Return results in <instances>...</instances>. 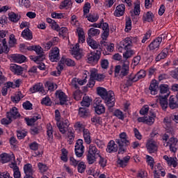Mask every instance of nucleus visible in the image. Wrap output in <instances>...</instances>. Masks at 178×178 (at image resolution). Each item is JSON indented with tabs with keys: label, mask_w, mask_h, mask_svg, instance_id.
I'll list each match as a JSON object with an SVG mask.
<instances>
[{
	"label": "nucleus",
	"mask_w": 178,
	"mask_h": 178,
	"mask_svg": "<svg viewBox=\"0 0 178 178\" xmlns=\"http://www.w3.org/2000/svg\"><path fill=\"white\" fill-rule=\"evenodd\" d=\"M129 145L130 141L129 140L127 134L122 132L119 134V138L115 140H110L108 143L106 151L108 152V154L118 152V155H123V154L127 151V147Z\"/></svg>",
	"instance_id": "f257e3e1"
},
{
	"label": "nucleus",
	"mask_w": 178,
	"mask_h": 178,
	"mask_svg": "<svg viewBox=\"0 0 178 178\" xmlns=\"http://www.w3.org/2000/svg\"><path fill=\"white\" fill-rule=\"evenodd\" d=\"M55 119L57 122L56 124L60 133H61V134H66L67 128L70 126L69 120L66 119L60 122V112L58 109L55 111Z\"/></svg>",
	"instance_id": "f03ea898"
},
{
	"label": "nucleus",
	"mask_w": 178,
	"mask_h": 178,
	"mask_svg": "<svg viewBox=\"0 0 178 178\" xmlns=\"http://www.w3.org/2000/svg\"><path fill=\"white\" fill-rule=\"evenodd\" d=\"M28 51H35L37 55L33 58V62L35 63H38V62H42V60H45V56L44 54V51H42V48L40 45H32L27 47Z\"/></svg>",
	"instance_id": "7ed1b4c3"
},
{
	"label": "nucleus",
	"mask_w": 178,
	"mask_h": 178,
	"mask_svg": "<svg viewBox=\"0 0 178 178\" xmlns=\"http://www.w3.org/2000/svg\"><path fill=\"white\" fill-rule=\"evenodd\" d=\"M92 26L97 29H102L103 33L101 37L102 40H108V37H109V24L104 22V19H102L99 24L95 23Z\"/></svg>",
	"instance_id": "20e7f679"
},
{
	"label": "nucleus",
	"mask_w": 178,
	"mask_h": 178,
	"mask_svg": "<svg viewBox=\"0 0 178 178\" xmlns=\"http://www.w3.org/2000/svg\"><path fill=\"white\" fill-rule=\"evenodd\" d=\"M104 104L107 106L108 111H111L113 106H115V102L116 99H115V93L112 90L108 91V95L103 99Z\"/></svg>",
	"instance_id": "39448f33"
},
{
	"label": "nucleus",
	"mask_w": 178,
	"mask_h": 178,
	"mask_svg": "<svg viewBox=\"0 0 178 178\" xmlns=\"http://www.w3.org/2000/svg\"><path fill=\"white\" fill-rule=\"evenodd\" d=\"M101 52H102V48H99L98 50H96L93 52H90L87 55L88 62L89 63H98L101 58Z\"/></svg>",
	"instance_id": "423d86ee"
},
{
	"label": "nucleus",
	"mask_w": 178,
	"mask_h": 178,
	"mask_svg": "<svg viewBox=\"0 0 178 178\" xmlns=\"http://www.w3.org/2000/svg\"><path fill=\"white\" fill-rule=\"evenodd\" d=\"M49 59L51 62H58L60 59V50L58 47H53L49 54Z\"/></svg>",
	"instance_id": "0eeeda50"
},
{
	"label": "nucleus",
	"mask_w": 178,
	"mask_h": 178,
	"mask_svg": "<svg viewBox=\"0 0 178 178\" xmlns=\"http://www.w3.org/2000/svg\"><path fill=\"white\" fill-rule=\"evenodd\" d=\"M84 145H83V140L78 139L76 144H75V154L77 158H81L84 154Z\"/></svg>",
	"instance_id": "6e6552de"
},
{
	"label": "nucleus",
	"mask_w": 178,
	"mask_h": 178,
	"mask_svg": "<svg viewBox=\"0 0 178 178\" xmlns=\"http://www.w3.org/2000/svg\"><path fill=\"white\" fill-rule=\"evenodd\" d=\"M165 37L163 34L160 35L159 37L155 38L149 45L148 48L149 51H158L159 49V45H161V42H162V39Z\"/></svg>",
	"instance_id": "1a4fd4ad"
},
{
	"label": "nucleus",
	"mask_w": 178,
	"mask_h": 178,
	"mask_svg": "<svg viewBox=\"0 0 178 178\" xmlns=\"http://www.w3.org/2000/svg\"><path fill=\"white\" fill-rule=\"evenodd\" d=\"M95 112L97 115L105 113V106L102 104L101 99H97L94 103Z\"/></svg>",
	"instance_id": "9d476101"
},
{
	"label": "nucleus",
	"mask_w": 178,
	"mask_h": 178,
	"mask_svg": "<svg viewBox=\"0 0 178 178\" xmlns=\"http://www.w3.org/2000/svg\"><path fill=\"white\" fill-rule=\"evenodd\" d=\"M146 148L149 154H155L158 152V145L154 140H148L146 143Z\"/></svg>",
	"instance_id": "9b49d317"
},
{
	"label": "nucleus",
	"mask_w": 178,
	"mask_h": 178,
	"mask_svg": "<svg viewBox=\"0 0 178 178\" xmlns=\"http://www.w3.org/2000/svg\"><path fill=\"white\" fill-rule=\"evenodd\" d=\"M56 98L59 99V105H65L66 102H67V95L65 92L62 90H56Z\"/></svg>",
	"instance_id": "f8f14e48"
},
{
	"label": "nucleus",
	"mask_w": 178,
	"mask_h": 178,
	"mask_svg": "<svg viewBox=\"0 0 178 178\" xmlns=\"http://www.w3.org/2000/svg\"><path fill=\"white\" fill-rule=\"evenodd\" d=\"M106 41V40H103L100 42L102 49H104V51H106V52H113V49H115V44L113 43L108 44Z\"/></svg>",
	"instance_id": "ddd939ff"
},
{
	"label": "nucleus",
	"mask_w": 178,
	"mask_h": 178,
	"mask_svg": "<svg viewBox=\"0 0 178 178\" xmlns=\"http://www.w3.org/2000/svg\"><path fill=\"white\" fill-rule=\"evenodd\" d=\"M126 10V6L124 3L118 5L114 11V16L115 17H120L124 16V12Z\"/></svg>",
	"instance_id": "4468645a"
},
{
	"label": "nucleus",
	"mask_w": 178,
	"mask_h": 178,
	"mask_svg": "<svg viewBox=\"0 0 178 178\" xmlns=\"http://www.w3.org/2000/svg\"><path fill=\"white\" fill-rule=\"evenodd\" d=\"M10 70H11L14 74H17V76H22L24 71V68L20 65L12 64L10 67Z\"/></svg>",
	"instance_id": "2eb2a0df"
},
{
	"label": "nucleus",
	"mask_w": 178,
	"mask_h": 178,
	"mask_svg": "<svg viewBox=\"0 0 178 178\" xmlns=\"http://www.w3.org/2000/svg\"><path fill=\"white\" fill-rule=\"evenodd\" d=\"M129 61H125L122 63V65L121 66L120 77H121V79H123V77H125V76H127V74H129Z\"/></svg>",
	"instance_id": "dca6fc26"
},
{
	"label": "nucleus",
	"mask_w": 178,
	"mask_h": 178,
	"mask_svg": "<svg viewBox=\"0 0 178 178\" xmlns=\"http://www.w3.org/2000/svg\"><path fill=\"white\" fill-rule=\"evenodd\" d=\"M29 91L30 92H32V94H35V92H40L41 94H44L45 92L44 90V86L42 83L35 84L29 89Z\"/></svg>",
	"instance_id": "f3484780"
},
{
	"label": "nucleus",
	"mask_w": 178,
	"mask_h": 178,
	"mask_svg": "<svg viewBox=\"0 0 178 178\" xmlns=\"http://www.w3.org/2000/svg\"><path fill=\"white\" fill-rule=\"evenodd\" d=\"M1 158V163H8V162H10L12 159H15V154H8V153H2L0 154Z\"/></svg>",
	"instance_id": "a211bd4d"
},
{
	"label": "nucleus",
	"mask_w": 178,
	"mask_h": 178,
	"mask_svg": "<svg viewBox=\"0 0 178 178\" xmlns=\"http://www.w3.org/2000/svg\"><path fill=\"white\" fill-rule=\"evenodd\" d=\"M132 44L133 42L131 41V38H126L120 42V47L123 49H130V48H131Z\"/></svg>",
	"instance_id": "6ab92c4d"
},
{
	"label": "nucleus",
	"mask_w": 178,
	"mask_h": 178,
	"mask_svg": "<svg viewBox=\"0 0 178 178\" xmlns=\"http://www.w3.org/2000/svg\"><path fill=\"white\" fill-rule=\"evenodd\" d=\"M163 159H165L169 166H172V168H177V158L176 157H168V155L163 156Z\"/></svg>",
	"instance_id": "aec40b11"
},
{
	"label": "nucleus",
	"mask_w": 178,
	"mask_h": 178,
	"mask_svg": "<svg viewBox=\"0 0 178 178\" xmlns=\"http://www.w3.org/2000/svg\"><path fill=\"white\" fill-rule=\"evenodd\" d=\"M72 54L74 55L75 59L77 60H80L81 59L82 56L81 53L80 52V46L79 44H75L72 49Z\"/></svg>",
	"instance_id": "412c9836"
},
{
	"label": "nucleus",
	"mask_w": 178,
	"mask_h": 178,
	"mask_svg": "<svg viewBox=\"0 0 178 178\" xmlns=\"http://www.w3.org/2000/svg\"><path fill=\"white\" fill-rule=\"evenodd\" d=\"M60 63L61 65H66L70 67H73L76 66V63L74 60H72V58H66L65 56H63L60 60Z\"/></svg>",
	"instance_id": "4be33fe9"
},
{
	"label": "nucleus",
	"mask_w": 178,
	"mask_h": 178,
	"mask_svg": "<svg viewBox=\"0 0 178 178\" xmlns=\"http://www.w3.org/2000/svg\"><path fill=\"white\" fill-rule=\"evenodd\" d=\"M21 36L22 38H24V40H26L27 41H31V40H33V32H31V30L29 28H26L21 34Z\"/></svg>",
	"instance_id": "5701e85b"
},
{
	"label": "nucleus",
	"mask_w": 178,
	"mask_h": 178,
	"mask_svg": "<svg viewBox=\"0 0 178 178\" xmlns=\"http://www.w3.org/2000/svg\"><path fill=\"white\" fill-rule=\"evenodd\" d=\"M87 44L88 45H89V47H90V48H92V49H99V48H102V47H101V43H98L97 42V41H95L94 39H92L91 38H89L87 40Z\"/></svg>",
	"instance_id": "b1692460"
},
{
	"label": "nucleus",
	"mask_w": 178,
	"mask_h": 178,
	"mask_svg": "<svg viewBox=\"0 0 178 178\" xmlns=\"http://www.w3.org/2000/svg\"><path fill=\"white\" fill-rule=\"evenodd\" d=\"M149 90L152 95H156L158 94V82L152 81L149 86Z\"/></svg>",
	"instance_id": "393cba45"
},
{
	"label": "nucleus",
	"mask_w": 178,
	"mask_h": 178,
	"mask_svg": "<svg viewBox=\"0 0 178 178\" xmlns=\"http://www.w3.org/2000/svg\"><path fill=\"white\" fill-rule=\"evenodd\" d=\"M129 161H130V156H126L122 159H118L117 163L119 165L120 168H126V166H127V163H129Z\"/></svg>",
	"instance_id": "a878e982"
},
{
	"label": "nucleus",
	"mask_w": 178,
	"mask_h": 178,
	"mask_svg": "<svg viewBox=\"0 0 178 178\" xmlns=\"http://www.w3.org/2000/svg\"><path fill=\"white\" fill-rule=\"evenodd\" d=\"M6 115H9V117L11 119H17V118H20V113L17 111V108L13 107L12 109L10 110V112H7Z\"/></svg>",
	"instance_id": "bb28decb"
},
{
	"label": "nucleus",
	"mask_w": 178,
	"mask_h": 178,
	"mask_svg": "<svg viewBox=\"0 0 178 178\" xmlns=\"http://www.w3.org/2000/svg\"><path fill=\"white\" fill-rule=\"evenodd\" d=\"M133 83H137V81L134 80V76L129 75L125 81L124 85H123L124 89L127 91L129 90V87H131V86H133Z\"/></svg>",
	"instance_id": "cd10ccee"
},
{
	"label": "nucleus",
	"mask_w": 178,
	"mask_h": 178,
	"mask_svg": "<svg viewBox=\"0 0 178 178\" xmlns=\"http://www.w3.org/2000/svg\"><path fill=\"white\" fill-rule=\"evenodd\" d=\"M14 62H16L17 63H23L24 62H26V56L22 54H14L11 56Z\"/></svg>",
	"instance_id": "c85d7f7f"
},
{
	"label": "nucleus",
	"mask_w": 178,
	"mask_h": 178,
	"mask_svg": "<svg viewBox=\"0 0 178 178\" xmlns=\"http://www.w3.org/2000/svg\"><path fill=\"white\" fill-rule=\"evenodd\" d=\"M90 115V110L86 107H80L79 108V115L80 118H83L86 119V118H88Z\"/></svg>",
	"instance_id": "c756f323"
},
{
	"label": "nucleus",
	"mask_w": 178,
	"mask_h": 178,
	"mask_svg": "<svg viewBox=\"0 0 178 178\" xmlns=\"http://www.w3.org/2000/svg\"><path fill=\"white\" fill-rule=\"evenodd\" d=\"M83 136L84 138L85 143L90 145L91 143V133L90 132V130L88 129H83Z\"/></svg>",
	"instance_id": "7c9ffc66"
},
{
	"label": "nucleus",
	"mask_w": 178,
	"mask_h": 178,
	"mask_svg": "<svg viewBox=\"0 0 178 178\" xmlns=\"http://www.w3.org/2000/svg\"><path fill=\"white\" fill-rule=\"evenodd\" d=\"M143 22H147L148 23L154 22V13L151 11L143 13Z\"/></svg>",
	"instance_id": "2f4dec72"
},
{
	"label": "nucleus",
	"mask_w": 178,
	"mask_h": 178,
	"mask_svg": "<svg viewBox=\"0 0 178 178\" xmlns=\"http://www.w3.org/2000/svg\"><path fill=\"white\" fill-rule=\"evenodd\" d=\"M160 88V95H170V91L169 90V86L167 84H161L159 86Z\"/></svg>",
	"instance_id": "473e14b6"
},
{
	"label": "nucleus",
	"mask_w": 178,
	"mask_h": 178,
	"mask_svg": "<svg viewBox=\"0 0 178 178\" xmlns=\"http://www.w3.org/2000/svg\"><path fill=\"white\" fill-rule=\"evenodd\" d=\"M90 79H94L97 81H104L105 79V75L103 74H98L95 72H92L90 73Z\"/></svg>",
	"instance_id": "72a5a7b5"
},
{
	"label": "nucleus",
	"mask_w": 178,
	"mask_h": 178,
	"mask_svg": "<svg viewBox=\"0 0 178 178\" xmlns=\"http://www.w3.org/2000/svg\"><path fill=\"white\" fill-rule=\"evenodd\" d=\"M76 33L78 34L79 44H83V42H86V35H84V30H83V29L81 28H79L77 29Z\"/></svg>",
	"instance_id": "f704fd0d"
},
{
	"label": "nucleus",
	"mask_w": 178,
	"mask_h": 178,
	"mask_svg": "<svg viewBox=\"0 0 178 178\" xmlns=\"http://www.w3.org/2000/svg\"><path fill=\"white\" fill-rule=\"evenodd\" d=\"M97 92L104 99L107 95H109V91L106 90V88L102 87H98L97 88Z\"/></svg>",
	"instance_id": "c9c22d12"
},
{
	"label": "nucleus",
	"mask_w": 178,
	"mask_h": 178,
	"mask_svg": "<svg viewBox=\"0 0 178 178\" xmlns=\"http://www.w3.org/2000/svg\"><path fill=\"white\" fill-rule=\"evenodd\" d=\"M168 95H160V105L163 109L168 108Z\"/></svg>",
	"instance_id": "e433bc0d"
},
{
	"label": "nucleus",
	"mask_w": 178,
	"mask_h": 178,
	"mask_svg": "<svg viewBox=\"0 0 178 178\" xmlns=\"http://www.w3.org/2000/svg\"><path fill=\"white\" fill-rule=\"evenodd\" d=\"M88 154H90L91 155H95V156H99V151L98 149H97V147L95 145H90L89 146V150L88 152Z\"/></svg>",
	"instance_id": "4c0bfd02"
},
{
	"label": "nucleus",
	"mask_w": 178,
	"mask_h": 178,
	"mask_svg": "<svg viewBox=\"0 0 178 178\" xmlns=\"http://www.w3.org/2000/svg\"><path fill=\"white\" fill-rule=\"evenodd\" d=\"M24 172L25 175H34V170L33 165L30 163H26L24 165Z\"/></svg>",
	"instance_id": "58836bf2"
},
{
	"label": "nucleus",
	"mask_w": 178,
	"mask_h": 178,
	"mask_svg": "<svg viewBox=\"0 0 178 178\" xmlns=\"http://www.w3.org/2000/svg\"><path fill=\"white\" fill-rule=\"evenodd\" d=\"M99 33H101L99 29L95 28H90L88 31L89 38L99 35Z\"/></svg>",
	"instance_id": "ea45409f"
},
{
	"label": "nucleus",
	"mask_w": 178,
	"mask_h": 178,
	"mask_svg": "<svg viewBox=\"0 0 178 178\" xmlns=\"http://www.w3.org/2000/svg\"><path fill=\"white\" fill-rule=\"evenodd\" d=\"M169 107L170 109H178V104L176 101V98L173 97V96H170L169 99Z\"/></svg>",
	"instance_id": "a19ab883"
},
{
	"label": "nucleus",
	"mask_w": 178,
	"mask_h": 178,
	"mask_svg": "<svg viewBox=\"0 0 178 178\" xmlns=\"http://www.w3.org/2000/svg\"><path fill=\"white\" fill-rule=\"evenodd\" d=\"M6 34H8V31H0V44H2L3 46L8 45V42H6Z\"/></svg>",
	"instance_id": "79ce46f5"
},
{
	"label": "nucleus",
	"mask_w": 178,
	"mask_h": 178,
	"mask_svg": "<svg viewBox=\"0 0 178 178\" xmlns=\"http://www.w3.org/2000/svg\"><path fill=\"white\" fill-rule=\"evenodd\" d=\"M145 70H141L137 74L134 76V80L138 81V80H141L145 77Z\"/></svg>",
	"instance_id": "37998d69"
},
{
	"label": "nucleus",
	"mask_w": 178,
	"mask_h": 178,
	"mask_svg": "<svg viewBox=\"0 0 178 178\" xmlns=\"http://www.w3.org/2000/svg\"><path fill=\"white\" fill-rule=\"evenodd\" d=\"M60 6L62 9L65 8H66V9H70L72 6H73V2H72V0H64L61 2Z\"/></svg>",
	"instance_id": "c03bdc74"
},
{
	"label": "nucleus",
	"mask_w": 178,
	"mask_h": 178,
	"mask_svg": "<svg viewBox=\"0 0 178 178\" xmlns=\"http://www.w3.org/2000/svg\"><path fill=\"white\" fill-rule=\"evenodd\" d=\"M168 56V49H164L155 58L156 62H159Z\"/></svg>",
	"instance_id": "a18cd8bd"
},
{
	"label": "nucleus",
	"mask_w": 178,
	"mask_h": 178,
	"mask_svg": "<svg viewBox=\"0 0 178 178\" xmlns=\"http://www.w3.org/2000/svg\"><path fill=\"white\" fill-rule=\"evenodd\" d=\"M8 16L9 20H10V22H13V23H17L18 21L20 20V16L15 13H10Z\"/></svg>",
	"instance_id": "49530a36"
},
{
	"label": "nucleus",
	"mask_w": 178,
	"mask_h": 178,
	"mask_svg": "<svg viewBox=\"0 0 178 178\" xmlns=\"http://www.w3.org/2000/svg\"><path fill=\"white\" fill-rule=\"evenodd\" d=\"M155 118H156V115L154 114V113H152L149 118L146 117V124H148L149 126L154 124Z\"/></svg>",
	"instance_id": "de8ad7c7"
},
{
	"label": "nucleus",
	"mask_w": 178,
	"mask_h": 178,
	"mask_svg": "<svg viewBox=\"0 0 178 178\" xmlns=\"http://www.w3.org/2000/svg\"><path fill=\"white\" fill-rule=\"evenodd\" d=\"M91 104V99L88 96H84L83 97V100L81 102V106H86V108H88Z\"/></svg>",
	"instance_id": "09e8293b"
},
{
	"label": "nucleus",
	"mask_w": 178,
	"mask_h": 178,
	"mask_svg": "<svg viewBox=\"0 0 178 178\" xmlns=\"http://www.w3.org/2000/svg\"><path fill=\"white\" fill-rule=\"evenodd\" d=\"M40 104L42 105H45V106H51L52 101L51 100V98H49L48 96H46L42 99Z\"/></svg>",
	"instance_id": "8fccbe9b"
},
{
	"label": "nucleus",
	"mask_w": 178,
	"mask_h": 178,
	"mask_svg": "<svg viewBox=\"0 0 178 178\" xmlns=\"http://www.w3.org/2000/svg\"><path fill=\"white\" fill-rule=\"evenodd\" d=\"M86 17L88 22H90L91 23H95V22H97L98 19H99V15H98V14H89V15Z\"/></svg>",
	"instance_id": "3c124183"
},
{
	"label": "nucleus",
	"mask_w": 178,
	"mask_h": 178,
	"mask_svg": "<svg viewBox=\"0 0 178 178\" xmlns=\"http://www.w3.org/2000/svg\"><path fill=\"white\" fill-rule=\"evenodd\" d=\"M45 87L48 88L49 91H54V90H56V88H58V85L51 81H47L45 83Z\"/></svg>",
	"instance_id": "603ef678"
},
{
	"label": "nucleus",
	"mask_w": 178,
	"mask_h": 178,
	"mask_svg": "<svg viewBox=\"0 0 178 178\" xmlns=\"http://www.w3.org/2000/svg\"><path fill=\"white\" fill-rule=\"evenodd\" d=\"M8 44L11 48H13V47L17 44V40H16L15 35H10Z\"/></svg>",
	"instance_id": "864d4df0"
},
{
	"label": "nucleus",
	"mask_w": 178,
	"mask_h": 178,
	"mask_svg": "<svg viewBox=\"0 0 178 178\" xmlns=\"http://www.w3.org/2000/svg\"><path fill=\"white\" fill-rule=\"evenodd\" d=\"M77 166L79 173H84V172H86L87 165H86V163L83 161H81L78 163Z\"/></svg>",
	"instance_id": "5fc2aeb1"
},
{
	"label": "nucleus",
	"mask_w": 178,
	"mask_h": 178,
	"mask_svg": "<svg viewBox=\"0 0 178 178\" xmlns=\"http://www.w3.org/2000/svg\"><path fill=\"white\" fill-rule=\"evenodd\" d=\"M38 168L40 172V173H45L49 169L47 165L44 163H42L41 162L38 163Z\"/></svg>",
	"instance_id": "6e6d98bb"
},
{
	"label": "nucleus",
	"mask_w": 178,
	"mask_h": 178,
	"mask_svg": "<svg viewBox=\"0 0 178 178\" xmlns=\"http://www.w3.org/2000/svg\"><path fill=\"white\" fill-rule=\"evenodd\" d=\"M114 116L118 118V119H120V120H124V114H123V112L119 109H116L114 111Z\"/></svg>",
	"instance_id": "4d7b16f0"
},
{
	"label": "nucleus",
	"mask_w": 178,
	"mask_h": 178,
	"mask_svg": "<svg viewBox=\"0 0 178 178\" xmlns=\"http://www.w3.org/2000/svg\"><path fill=\"white\" fill-rule=\"evenodd\" d=\"M22 98H23V95L22 93H17L15 96L11 97V100L15 104H19Z\"/></svg>",
	"instance_id": "13d9d810"
},
{
	"label": "nucleus",
	"mask_w": 178,
	"mask_h": 178,
	"mask_svg": "<svg viewBox=\"0 0 178 178\" xmlns=\"http://www.w3.org/2000/svg\"><path fill=\"white\" fill-rule=\"evenodd\" d=\"M27 136V131L26 130L17 131V136L18 140H23Z\"/></svg>",
	"instance_id": "bf43d9fd"
},
{
	"label": "nucleus",
	"mask_w": 178,
	"mask_h": 178,
	"mask_svg": "<svg viewBox=\"0 0 178 178\" xmlns=\"http://www.w3.org/2000/svg\"><path fill=\"white\" fill-rule=\"evenodd\" d=\"M97 156L94 155V154H90L88 153L87 154V161L88 163H89V165H92V163H94V162H95V161H97Z\"/></svg>",
	"instance_id": "052dcab7"
},
{
	"label": "nucleus",
	"mask_w": 178,
	"mask_h": 178,
	"mask_svg": "<svg viewBox=\"0 0 178 178\" xmlns=\"http://www.w3.org/2000/svg\"><path fill=\"white\" fill-rule=\"evenodd\" d=\"M99 159V165H100L101 168H105L106 166V163H108V160H106V158L102 157V156L99 155L98 156Z\"/></svg>",
	"instance_id": "680f3d73"
},
{
	"label": "nucleus",
	"mask_w": 178,
	"mask_h": 178,
	"mask_svg": "<svg viewBox=\"0 0 178 178\" xmlns=\"http://www.w3.org/2000/svg\"><path fill=\"white\" fill-rule=\"evenodd\" d=\"M83 95V93L80 90H75L73 92V98L75 99V101H80L81 99V96Z\"/></svg>",
	"instance_id": "e2e57ef3"
},
{
	"label": "nucleus",
	"mask_w": 178,
	"mask_h": 178,
	"mask_svg": "<svg viewBox=\"0 0 178 178\" xmlns=\"http://www.w3.org/2000/svg\"><path fill=\"white\" fill-rule=\"evenodd\" d=\"M22 106L26 111H31L33 109V104L30 101L24 102Z\"/></svg>",
	"instance_id": "0e129e2a"
},
{
	"label": "nucleus",
	"mask_w": 178,
	"mask_h": 178,
	"mask_svg": "<svg viewBox=\"0 0 178 178\" xmlns=\"http://www.w3.org/2000/svg\"><path fill=\"white\" fill-rule=\"evenodd\" d=\"M60 36L65 38L67 34V28L66 27H61L60 28L59 31H58Z\"/></svg>",
	"instance_id": "69168bd1"
},
{
	"label": "nucleus",
	"mask_w": 178,
	"mask_h": 178,
	"mask_svg": "<svg viewBox=\"0 0 178 178\" xmlns=\"http://www.w3.org/2000/svg\"><path fill=\"white\" fill-rule=\"evenodd\" d=\"M62 153H61V156L60 159L63 162H67V150L66 149H62Z\"/></svg>",
	"instance_id": "338daca9"
},
{
	"label": "nucleus",
	"mask_w": 178,
	"mask_h": 178,
	"mask_svg": "<svg viewBox=\"0 0 178 178\" xmlns=\"http://www.w3.org/2000/svg\"><path fill=\"white\" fill-rule=\"evenodd\" d=\"M52 19H65V15L63 13H58L56 12L51 13Z\"/></svg>",
	"instance_id": "774afa93"
}]
</instances>
